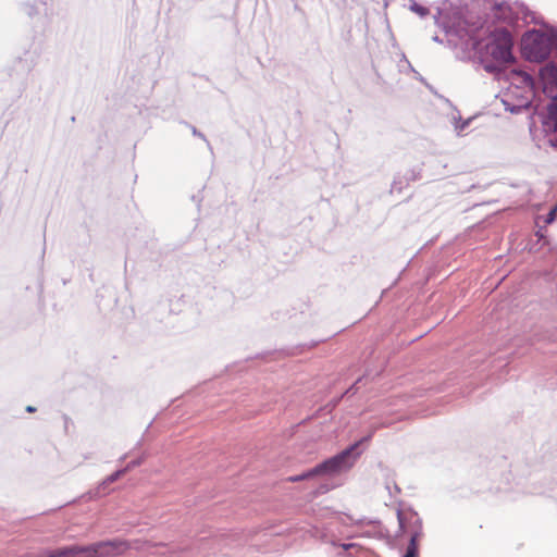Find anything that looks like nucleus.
<instances>
[{
  "label": "nucleus",
  "instance_id": "f257e3e1",
  "mask_svg": "<svg viewBox=\"0 0 557 557\" xmlns=\"http://www.w3.org/2000/svg\"><path fill=\"white\" fill-rule=\"evenodd\" d=\"M513 37L506 27H496L490 33V40L478 51V62L497 81L519 83L522 86L534 87V78L521 69H509L516 63L513 55Z\"/></svg>",
  "mask_w": 557,
  "mask_h": 557
},
{
  "label": "nucleus",
  "instance_id": "f03ea898",
  "mask_svg": "<svg viewBox=\"0 0 557 557\" xmlns=\"http://www.w3.org/2000/svg\"><path fill=\"white\" fill-rule=\"evenodd\" d=\"M520 50L527 61L541 63L557 50V32L528 30L521 39Z\"/></svg>",
  "mask_w": 557,
  "mask_h": 557
},
{
  "label": "nucleus",
  "instance_id": "7ed1b4c3",
  "mask_svg": "<svg viewBox=\"0 0 557 557\" xmlns=\"http://www.w3.org/2000/svg\"><path fill=\"white\" fill-rule=\"evenodd\" d=\"M372 438V433L363 436L359 441L350 444L338 454L326 458L325 460L318 463V469L321 475H335L350 470L362 450L360 445L369 442Z\"/></svg>",
  "mask_w": 557,
  "mask_h": 557
},
{
  "label": "nucleus",
  "instance_id": "20e7f679",
  "mask_svg": "<svg viewBox=\"0 0 557 557\" xmlns=\"http://www.w3.org/2000/svg\"><path fill=\"white\" fill-rule=\"evenodd\" d=\"M119 542L107 540L87 545L72 544L54 549L57 557H107L119 547Z\"/></svg>",
  "mask_w": 557,
  "mask_h": 557
},
{
  "label": "nucleus",
  "instance_id": "39448f33",
  "mask_svg": "<svg viewBox=\"0 0 557 557\" xmlns=\"http://www.w3.org/2000/svg\"><path fill=\"white\" fill-rule=\"evenodd\" d=\"M537 114L541 119L544 132L548 134V145L557 149V103L548 102L545 110Z\"/></svg>",
  "mask_w": 557,
  "mask_h": 557
},
{
  "label": "nucleus",
  "instance_id": "423d86ee",
  "mask_svg": "<svg viewBox=\"0 0 557 557\" xmlns=\"http://www.w3.org/2000/svg\"><path fill=\"white\" fill-rule=\"evenodd\" d=\"M412 516L416 518L412 523V531L410 534L409 543L406 548L405 554L401 557H418L419 555V539L422 535V521L418 517L417 512H412Z\"/></svg>",
  "mask_w": 557,
  "mask_h": 557
},
{
  "label": "nucleus",
  "instance_id": "0eeeda50",
  "mask_svg": "<svg viewBox=\"0 0 557 557\" xmlns=\"http://www.w3.org/2000/svg\"><path fill=\"white\" fill-rule=\"evenodd\" d=\"M492 9L495 11V17L498 21L511 24L515 22L512 11L509 4L506 2H493L491 3Z\"/></svg>",
  "mask_w": 557,
  "mask_h": 557
},
{
  "label": "nucleus",
  "instance_id": "6e6552de",
  "mask_svg": "<svg viewBox=\"0 0 557 557\" xmlns=\"http://www.w3.org/2000/svg\"><path fill=\"white\" fill-rule=\"evenodd\" d=\"M125 474V470L119 469L108 475L99 485L98 487L92 492L94 496H101L107 494V488L110 484L116 482L119 479H121Z\"/></svg>",
  "mask_w": 557,
  "mask_h": 557
},
{
  "label": "nucleus",
  "instance_id": "1a4fd4ad",
  "mask_svg": "<svg viewBox=\"0 0 557 557\" xmlns=\"http://www.w3.org/2000/svg\"><path fill=\"white\" fill-rule=\"evenodd\" d=\"M541 82H550L557 84V64L549 62L540 70Z\"/></svg>",
  "mask_w": 557,
  "mask_h": 557
},
{
  "label": "nucleus",
  "instance_id": "9d476101",
  "mask_svg": "<svg viewBox=\"0 0 557 557\" xmlns=\"http://www.w3.org/2000/svg\"><path fill=\"white\" fill-rule=\"evenodd\" d=\"M445 9L437 8V13L434 15L435 24L441 27L445 33H450L451 26L455 25V21L450 22L447 14L444 13Z\"/></svg>",
  "mask_w": 557,
  "mask_h": 557
},
{
  "label": "nucleus",
  "instance_id": "9b49d317",
  "mask_svg": "<svg viewBox=\"0 0 557 557\" xmlns=\"http://www.w3.org/2000/svg\"><path fill=\"white\" fill-rule=\"evenodd\" d=\"M409 183H410V178L408 177V175L396 174L392 182L389 193L391 194H393L394 191L401 193L409 185Z\"/></svg>",
  "mask_w": 557,
  "mask_h": 557
},
{
  "label": "nucleus",
  "instance_id": "f8f14e48",
  "mask_svg": "<svg viewBox=\"0 0 557 557\" xmlns=\"http://www.w3.org/2000/svg\"><path fill=\"white\" fill-rule=\"evenodd\" d=\"M536 236L539 237L535 243H532L529 247L530 252H537L543 247H546V246L549 251L554 249V247H553L552 243L548 240V238L545 237L540 231L536 233Z\"/></svg>",
  "mask_w": 557,
  "mask_h": 557
},
{
  "label": "nucleus",
  "instance_id": "ddd939ff",
  "mask_svg": "<svg viewBox=\"0 0 557 557\" xmlns=\"http://www.w3.org/2000/svg\"><path fill=\"white\" fill-rule=\"evenodd\" d=\"M542 89L544 95L549 98V102L557 103V84L550 82H542Z\"/></svg>",
  "mask_w": 557,
  "mask_h": 557
},
{
  "label": "nucleus",
  "instance_id": "4468645a",
  "mask_svg": "<svg viewBox=\"0 0 557 557\" xmlns=\"http://www.w3.org/2000/svg\"><path fill=\"white\" fill-rule=\"evenodd\" d=\"M409 9L420 17H425L430 14L429 8L418 3L416 0H409Z\"/></svg>",
  "mask_w": 557,
  "mask_h": 557
},
{
  "label": "nucleus",
  "instance_id": "2eb2a0df",
  "mask_svg": "<svg viewBox=\"0 0 557 557\" xmlns=\"http://www.w3.org/2000/svg\"><path fill=\"white\" fill-rule=\"evenodd\" d=\"M321 341H315V342L312 341L309 344H301L299 346L293 347V348L286 350V355L294 356V355L301 352L304 349H311V348L315 347Z\"/></svg>",
  "mask_w": 557,
  "mask_h": 557
},
{
  "label": "nucleus",
  "instance_id": "dca6fc26",
  "mask_svg": "<svg viewBox=\"0 0 557 557\" xmlns=\"http://www.w3.org/2000/svg\"><path fill=\"white\" fill-rule=\"evenodd\" d=\"M504 106H505V110L506 111H509L510 113L512 114H519L521 113L523 110L525 109H529L532 103L531 102H527L524 106H511L509 102L507 101H503Z\"/></svg>",
  "mask_w": 557,
  "mask_h": 557
},
{
  "label": "nucleus",
  "instance_id": "f3484780",
  "mask_svg": "<svg viewBox=\"0 0 557 557\" xmlns=\"http://www.w3.org/2000/svg\"><path fill=\"white\" fill-rule=\"evenodd\" d=\"M454 121H455V129H456L457 134L460 135L461 132L470 125L472 119L462 120L460 116H458V117L455 116Z\"/></svg>",
  "mask_w": 557,
  "mask_h": 557
},
{
  "label": "nucleus",
  "instance_id": "a211bd4d",
  "mask_svg": "<svg viewBox=\"0 0 557 557\" xmlns=\"http://www.w3.org/2000/svg\"><path fill=\"white\" fill-rule=\"evenodd\" d=\"M320 471L318 469V465H315L314 467L304 471L300 473V478L301 480H310V479H313L315 476H320Z\"/></svg>",
  "mask_w": 557,
  "mask_h": 557
},
{
  "label": "nucleus",
  "instance_id": "6ab92c4d",
  "mask_svg": "<svg viewBox=\"0 0 557 557\" xmlns=\"http://www.w3.org/2000/svg\"><path fill=\"white\" fill-rule=\"evenodd\" d=\"M23 9L29 17H34L35 15L40 13V9L36 4L24 3Z\"/></svg>",
  "mask_w": 557,
  "mask_h": 557
},
{
  "label": "nucleus",
  "instance_id": "aec40b11",
  "mask_svg": "<svg viewBox=\"0 0 557 557\" xmlns=\"http://www.w3.org/2000/svg\"><path fill=\"white\" fill-rule=\"evenodd\" d=\"M184 124L190 128L191 134L194 136L199 137L202 140H205L207 143L209 149H212L209 140L207 139V137H206V135L203 133H201L200 131L197 129V127H195L194 125L188 124L187 122H184Z\"/></svg>",
  "mask_w": 557,
  "mask_h": 557
},
{
  "label": "nucleus",
  "instance_id": "412c9836",
  "mask_svg": "<svg viewBox=\"0 0 557 557\" xmlns=\"http://www.w3.org/2000/svg\"><path fill=\"white\" fill-rule=\"evenodd\" d=\"M144 461V457H139V458H136L134 460H131L124 468H122L123 470H125V473H127L128 471L133 470L134 468L140 466Z\"/></svg>",
  "mask_w": 557,
  "mask_h": 557
},
{
  "label": "nucleus",
  "instance_id": "4be33fe9",
  "mask_svg": "<svg viewBox=\"0 0 557 557\" xmlns=\"http://www.w3.org/2000/svg\"><path fill=\"white\" fill-rule=\"evenodd\" d=\"M335 486L334 485H331L329 483H322L319 485V487L313 492V494L315 496L318 495H322V494H325L327 492H330L332 488H334Z\"/></svg>",
  "mask_w": 557,
  "mask_h": 557
},
{
  "label": "nucleus",
  "instance_id": "5701e85b",
  "mask_svg": "<svg viewBox=\"0 0 557 557\" xmlns=\"http://www.w3.org/2000/svg\"><path fill=\"white\" fill-rule=\"evenodd\" d=\"M405 175H408L410 182L421 178V169H410Z\"/></svg>",
  "mask_w": 557,
  "mask_h": 557
},
{
  "label": "nucleus",
  "instance_id": "b1692460",
  "mask_svg": "<svg viewBox=\"0 0 557 557\" xmlns=\"http://www.w3.org/2000/svg\"><path fill=\"white\" fill-rule=\"evenodd\" d=\"M557 214V206H554L545 216V223L550 224L555 221Z\"/></svg>",
  "mask_w": 557,
  "mask_h": 557
},
{
  "label": "nucleus",
  "instance_id": "393cba45",
  "mask_svg": "<svg viewBox=\"0 0 557 557\" xmlns=\"http://www.w3.org/2000/svg\"><path fill=\"white\" fill-rule=\"evenodd\" d=\"M362 377H359L351 386H349L345 393L342 395L343 396H346V395H354L357 389H358V384L361 382Z\"/></svg>",
  "mask_w": 557,
  "mask_h": 557
},
{
  "label": "nucleus",
  "instance_id": "a878e982",
  "mask_svg": "<svg viewBox=\"0 0 557 557\" xmlns=\"http://www.w3.org/2000/svg\"><path fill=\"white\" fill-rule=\"evenodd\" d=\"M342 547L343 550L347 552V550H350L352 548H357L358 545L356 543H343L339 545Z\"/></svg>",
  "mask_w": 557,
  "mask_h": 557
},
{
  "label": "nucleus",
  "instance_id": "bb28decb",
  "mask_svg": "<svg viewBox=\"0 0 557 557\" xmlns=\"http://www.w3.org/2000/svg\"><path fill=\"white\" fill-rule=\"evenodd\" d=\"M397 518H398L400 530H404L405 529V518L400 510L397 511Z\"/></svg>",
  "mask_w": 557,
  "mask_h": 557
},
{
  "label": "nucleus",
  "instance_id": "cd10ccee",
  "mask_svg": "<svg viewBox=\"0 0 557 557\" xmlns=\"http://www.w3.org/2000/svg\"><path fill=\"white\" fill-rule=\"evenodd\" d=\"M287 481L294 483V482H299V481H302V480L300 478V474H296V475L288 476Z\"/></svg>",
  "mask_w": 557,
  "mask_h": 557
},
{
  "label": "nucleus",
  "instance_id": "c85d7f7f",
  "mask_svg": "<svg viewBox=\"0 0 557 557\" xmlns=\"http://www.w3.org/2000/svg\"><path fill=\"white\" fill-rule=\"evenodd\" d=\"M409 67H410V70L416 74V77H417L420 82H422V83H424V82H425V79H424V78H423V77H422V76H421V75H420V74H419V73H418V72H417L412 66H411V64H409Z\"/></svg>",
  "mask_w": 557,
  "mask_h": 557
},
{
  "label": "nucleus",
  "instance_id": "c756f323",
  "mask_svg": "<svg viewBox=\"0 0 557 557\" xmlns=\"http://www.w3.org/2000/svg\"><path fill=\"white\" fill-rule=\"evenodd\" d=\"M41 557H57L54 549L53 550H46Z\"/></svg>",
  "mask_w": 557,
  "mask_h": 557
},
{
  "label": "nucleus",
  "instance_id": "7c9ffc66",
  "mask_svg": "<svg viewBox=\"0 0 557 557\" xmlns=\"http://www.w3.org/2000/svg\"><path fill=\"white\" fill-rule=\"evenodd\" d=\"M432 39H433V41H435L437 44H443V39L440 36H437V35L433 36Z\"/></svg>",
  "mask_w": 557,
  "mask_h": 557
},
{
  "label": "nucleus",
  "instance_id": "2f4dec72",
  "mask_svg": "<svg viewBox=\"0 0 557 557\" xmlns=\"http://www.w3.org/2000/svg\"><path fill=\"white\" fill-rule=\"evenodd\" d=\"M26 411H27V412H29V413H33V412H35V411H36V407H34V406H27V407H26Z\"/></svg>",
  "mask_w": 557,
  "mask_h": 557
},
{
  "label": "nucleus",
  "instance_id": "473e14b6",
  "mask_svg": "<svg viewBox=\"0 0 557 557\" xmlns=\"http://www.w3.org/2000/svg\"><path fill=\"white\" fill-rule=\"evenodd\" d=\"M193 200H194V201H197V202H198V205H199V203H200V201H201V198H197V197L194 195V196H193Z\"/></svg>",
  "mask_w": 557,
  "mask_h": 557
},
{
  "label": "nucleus",
  "instance_id": "72a5a7b5",
  "mask_svg": "<svg viewBox=\"0 0 557 557\" xmlns=\"http://www.w3.org/2000/svg\"><path fill=\"white\" fill-rule=\"evenodd\" d=\"M485 2H491V0H484Z\"/></svg>",
  "mask_w": 557,
  "mask_h": 557
},
{
  "label": "nucleus",
  "instance_id": "f704fd0d",
  "mask_svg": "<svg viewBox=\"0 0 557 557\" xmlns=\"http://www.w3.org/2000/svg\"><path fill=\"white\" fill-rule=\"evenodd\" d=\"M556 301H557V296H556Z\"/></svg>",
  "mask_w": 557,
  "mask_h": 557
}]
</instances>
